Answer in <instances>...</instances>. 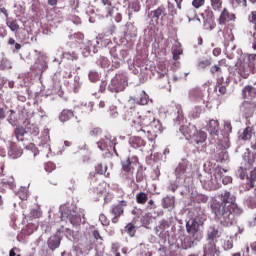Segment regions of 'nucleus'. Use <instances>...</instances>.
Here are the masks:
<instances>
[{
    "label": "nucleus",
    "mask_w": 256,
    "mask_h": 256,
    "mask_svg": "<svg viewBox=\"0 0 256 256\" xmlns=\"http://www.w3.org/2000/svg\"><path fill=\"white\" fill-rule=\"evenodd\" d=\"M128 121L132 123V129L136 133H143V135H145L149 125L155 121V115H153L151 112H148L146 115L141 116L137 110H132L128 112Z\"/></svg>",
    "instance_id": "nucleus-2"
},
{
    "label": "nucleus",
    "mask_w": 256,
    "mask_h": 256,
    "mask_svg": "<svg viewBox=\"0 0 256 256\" xmlns=\"http://www.w3.org/2000/svg\"><path fill=\"white\" fill-rule=\"evenodd\" d=\"M45 169L48 173H51L55 169V164L48 162L45 166Z\"/></svg>",
    "instance_id": "nucleus-50"
},
{
    "label": "nucleus",
    "mask_w": 256,
    "mask_h": 256,
    "mask_svg": "<svg viewBox=\"0 0 256 256\" xmlns=\"http://www.w3.org/2000/svg\"><path fill=\"white\" fill-rule=\"evenodd\" d=\"M48 248L50 251H55V249H59L61 246V237L59 235L51 236L47 241Z\"/></svg>",
    "instance_id": "nucleus-18"
},
{
    "label": "nucleus",
    "mask_w": 256,
    "mask_h": 256,
    "mask_svg": "<svg viewBox=\"0 0 256 256\" xmlns=\"http://www.w3.org/2000/svg\"><path fill=\"white\" fill-rule=\"evenodd\" d=\"M115 21L116 23H121V21H123V16L121 15V13L116 14Z\"/></svg>",
    "instance_id": "nucleus-59"
},
{
    "label": "nucleus",
    "mask_w": 256,
    "mask_h": 256,
    "mask_svg": "<svg viewBox=\"0 0 256 256\" xmlns=\"http://www.w3.org/2000/svg\"><path fill=\"white\" fill-rule=\"evenodd\" d=\"M221 237V232L219 231V228L215 226H210L207 230V241L217 243V239Z\"/></svg>",
    "instance_id": "nucleus-15"
},
{
    "label": "nucleus",
    "mask_w": 256,
    "mask_h": 256,
    "mask_svg": "<svg viewBox=\"0 0 256 256\" xmlns=\"http://www.w3.org/2000/svg\"><path fill=\"white\" fill-rule=\"evenodd\" d=\"M216 91H218L220 95H225L227 93V87H225L223 84H217Z\"/></svg>",
    "instance_id": "nucleus-40"
},
{
    "label": "nucleus",
    "mask_w": 256,
    "mask_h": 256,
    "mask_svg": "<svg viewBox=\"0 0 256 256\" xmlns=\"http://www.w3.org/2000/svg\"><path fill=\"white\" fill-rule=\"evenodd\" d=\"M192 5L193 7H195V9H199L200 7H203V5H205V0H193Z\"/></svg>",
    "instance_id": "nucleus-42"
},
{
    "label": "nucleus",
    "mask_w": 256,
    "mask_h": 256,
    "mask_svg": "<svg viewBox=\"0 0 256 256\" xmlns=\"http://www.w3.org/2000/svg\"><path fill=\"white\" fill-rule=\"evenodd\" d=\"M107 15L106 17H112L113 13H115V6L110 2V5H106Z\"/></svg>",
    "instance_id": "nucleus-37"
},
{
    "label": "nucleus",
    "mask_w": 256,
    "mask_h": 256,
    "mask_svg": "<svg viewBox=\"0 0 256 256\" xmlns=\"http://www.w3.org/2000/svg\"><path fill=\"white\" fill-rule=\"evenodd\" d=\"M220 54H221V48H214L213 49V55L215 57H219Z\"/></svg>",
    "instance_id": "nucleus-60"
},
{
    "label": "nucleus",
    "mask_w": 256,
    "mask_h": 256,
    "mask_svg": "<svg viewBox=\"0 0 256 256\" xmlns=\"http://www.w3.org/2000/svg\"><path fill=\"white\" fill-rule=\"evenodd\" d=\"M125 231L128 235H130V237H135V233H136L135 225H133L132 223H129L126 225Z\"/></svg>",
    "instance_id": "nucleus-32"
},
{
    "label": "nucleus",
    "mask_w": 256,
    "mask_h": 256,
    "mask_svg": "<svg viewBox=\"0 0 256 256\" xmlns=\"http://www.w3.org/2000/svg\"><path fill=\"white\" fill-rule=\"evenodd\" d=\"M224 245L226 249H233V241L231 240L226 241Z\"/></svg>",
    "instance_id": "nucleus-58"
},
{
    "label": "nucleus",
    "mask_w": 256,
    "mask_h": 256,
    "mask_svg": "<svg viewBox=\"0 0 256 256\" xmlns=\"http://www.w3.org/2000/svg\"><path fill=\"white\" fill-rule=\"evenodd\" d=\"M0 13H3V15H5V17H9V13L7 12V9L5 7L0 8Z\"/></svg>",
    "instance_id": "nucleus-64"
},
{
    "label": "nucleus",
    "mask_w": 256,
    "mask_h": 256,
    "mask_svg": "<svg viewBox=\"0 0 256 256\" xmlns=\"http://www.w3.org/2000/svg\"><path fill=\"white\" fill-rule=\"evenodd\" d=\"M30 215H31V217H33V219H39V218H41V215H43V214L39 210L33 209V210H31Z\"/></svg>",
    "instance_id": "nucleus-44"
},
{
    "label": "nucleus",
    "mask_w": 256,
    "mask_h": 256,
    "mask_svg": "<svg viewBox=\"0 0 256 256\" xmlns=\"http://www.w3.org/2000/svg\"><path fill=\"white\" fill-rule=\"evenodd\" d=\"M9 256H21V254H17V247H14L9 251Z\"/></svg>",
    "instance_id": "nucleus-57"
},
{
    "label": "nucleus",
    "mask_w": 256,
    "mask_h": 256,
    "mask_svg": "<svg viewBox=\"0 0 256 256\" xmlns=\"http://www.w3.org/2000/svg\"><path fill=\"white\" fill-rule=\"evenodd\" d=\"M235 19L236 17L233 12H230L227 8H223L218 18V23L219 25H229V23H233Z\"/></svg>",
    "instance_id": "nucleus-9"
},
{
    "label": "nucleus",
    "mask_w": 256,
    "mask_h": 256,
    "mask_svg": "<svg viewBox=\"0 0 256 256\" xmlns=\"http://www.w3.org/2000/svg\"><path fill=\"white\" fill-rule=\"evenodd\" d=\"M206 128L210 135H217V133H219V121L210 120Z\"/></svg>",
    "instance_id": "nucleus-21"
},
{
    "label": "nucleus",
    "mask_w": 256,
    "mask_h": 256,
    "mask_svg": "<svg viewBox=\"0 0 256 256\" xmlns=\"http://www.w3.org/2000/svg\"><path fill=\"white\" fill-rule=\"evenodd\" d=\"M130 143L134 149H138V147H145V140L139 136L132 137Z\"/></svg>",
    "instance_id": "nucleus-27"
},
{
    "label": "nucleus",
    "mask_w": 256,
    "mask_h": 256,
    "mask_svg": "<svg viewBox=\"0 0 256 256\" xmlns=\"http://www.w3.org/2000/svg\"><path fill=\"white\" fill-rule=\"evenodd\" d=\"M146 209H148L149 211H153L154 209H157V205H155V201L153 199H150L148 201Z\"/></svg>",
    "instance_id": "nucleus-45"
},
{
    "label": "nucleus",
    "mask_w": 256,
    "mask_h": 256,
    "mask_svg": "<svg viewBox=\"0 0 256 256\" xmlns=\"http://www.w3.org/2000/svg\"><path fill=\"white\" fill-rule=\"evenodd\" d=\"M163 209H173L175 207V197L166 196L162 200Z\"/></svg>",
    "instance_id": "nucleus-25"
},
{
    "label": "nucleus",
    "mask_w": 256,
    "mask_h": 256,
    "mask_svg": "<svg viewBox=\"0 0 256 256\" xmlns=\"http://www.w3.org/2000/svg\"><path fill=\"white\" fill-rule=\"evenodd\" d=\"M148 17L151 19V21H154V23H159V19H163V17H167V8L165 6H159L156 10L151 11L148 14Z\"/></svg>",
    "instance_id": "nucleus-10"
},
{
    "label": "nucleus",
    "mask_w": 256,
    "mask_h": 256,
    "mask_svg": "<svg viewBox=\"0 0 256 256\" xmlns=\"http://www.w3.org/2000/svg\"><path fill=\"white\" fill-rule=\"evenodd\" d=\"M133 161H137V157H128L126 160L121 161V170L124 171L127 175H133L135 168L133 167Z\"/></svg>",
    "instance_id": "nucleus-11"
},
{
    "label": "nucleus",
    "mask_w": 256,
    "mask_h": 256,
    "mask_svg": "<svg viewBox=\"0 0 256 256\" xmlns=\"http://www.w3.org/2000/svg\"><path fill=\"white\" fill-rule=\"evenodd\" d=\"M251 137H253V128L247 126L241 135V139L242 141H250Z\"/></svg>",
    "instance_id": "nucleus-29"
},
{
    "label": "nucleus",
    "mask_w": 256,
    "mask_h": 256,
    "mask_svg": "<svg viewBox=\"0 0 256 256\" xmlns=\"http://www.w3.org/2000/svg\"><path fill=\"white\" fill-rule=\"evenodd\" d=\"M89 80L92 83H97V81H99V73H97V72H90L89 73Z\"/></svg>",
    "instance_id": "nucleus-39"
},
{
    "label": "nucleus",
    "mask_w": 256,
    "mask_h": 256,
    "mask_svg": "<svg viewBox=\"0 0 256 256\" xmlns=\"http://www.w3.org/2000/svg\"><path fill=\"white\" fill-rule=\"evenodd\" d=\"M248 21L253 25V40H252V48L256 50V11H252L248 16Z\"/></svg>",
    "instance_id": "nucleus-17"
},
{
    "label": "nucleus",
    "mask_w": 256,
    "mask_h": 256,
    "mask_svg": "<svg viewBox=\"0 0 256 256\" xmlns=\"http://www.w3.org/2000/svg\"><path fill=\"white\" fill-rule=\"evenodd\" d=\"M230 3L233 7H247V0H230Z\"/></svg>",
    "instance_id": "nucleus-34"
},
{
    "label": "nucleus",
    "mask_w": 256,
    "mask_h": 256,
    "mask_svg": "<svg viewBox=\"0 0 256 256\" xmlns=\"http://www.w3.org/2000/svg\"><path fill=\"white\" fill-rule=\"evenodd\" d=\"M222 181L225 185H227L228 183H230V181H233V179L229 176H226L222 179Z\"/></svg>",
    "instance_id": "nucleus-63"
},
{
    "label": "nucleus",
    "mask_w": 256,
    "mask_h": 256,
    "mask_svg": "<svg viewBox=\"0 0 256 256\" xmlns=\"http://www.w3.org/2000/svg\"><path fill=\"white\" fill-rule=\"evenodd\" d=\"M247 205H248V207H250V209H255L256 201L255 200H247Z\"/></svg>",
    "instance_id": "nucleus-56"
},
{
    "label": "nucleus",
    "mask_w": 256,
    "mask_h": 256,
    "mask_svg": "<svg viewBox=\"0 0 256 256\" xmlns=\"http://www.w3.org/2000/svg\"><path fill=\"white\" fill-rule=\"evenodd\" d=\"M97 193H100V195H103L105 193V182H102L99 184V186L96 187Z\"/></svg>",
    "instance_id": "nucleus-48"
},
{
    "label": "nucleus",
    "mask_w": 256,
    "mask_h": 256,
    "mask_svg": "<svg viewBox=\"0 0 256 256\" xmlns=\"http://www.w3.org/2000/svg\"><path fill=\"white\" fill-rule=\"evenodd\" d=\"M124 207H127V201L121 200L117 205H114L111 209L112 215V223H119V217L125 213Z\"/></svg>",
    "instance_id": "nucleus-8"
},
{
    "label": "nucleus",
    "mask_w": 256,
    "mask_h": 256,
    "mask_svg": "<svg viewBox=\"0 0 256 256\" xmlns=\"http://www.w3.org/2000/svg\"><path fill=\"white\" fill-rule=\"evenodd\" d=\"M113 145H115L113 141L107 137L100 139V141L97 143L100 151H109V149H112Z\"/></svg>",
    "instance_id": "nucleus-19"
},
{
    "label": "nucleus",
    "mask_w": 256,
    "mask_h": 256,
    "mask_svg": "<svg viewBox=\"0 0 256 256\" xmlns=\"http://www.w3.org/2000/svg\"><path fill=\"white\" fill-rule=\"evenodd\" d=\"M14 134L18 141H24V137L27 135V130L23 126H17L14 130Z\"/></svg>",
    "instance_id": "nucleus-26"
},
{
    "label": "nucleus",
    "mask_w": 256,
    "mask_h": 256,
    "mask_svg": "<svg viewBox=\"0 0 256 256\" xmlns=\"http://www.w3.org/2000/svg\"><path fill=\"white\" fill-rule=\"evenodd\" d=\"M188 129L189 131H193V133H189V137L192 140V143H196V145H199L207 141V133H205L204 131H197V128H195V126H192Z\"/></svg>",
    "instance_id": "nucleus-7"
},
{
    "label": "nucleus",
    "mask_w": 256,
    "mask_h": 256,
    "mask_svg": "<svg viewBox=\"0 0 256 256\" xmlns=\"http://www.w3.org/2000/svg\"><path fill=\"white\" fill-rule=\"evenodd\" d=\"M58 119L61 123H69L72 119H75L74 122L69 123L68 127L70 129H77L79 128L80 121L77 120V117H75V111L72 109H63L58 116Z\"/></svg>",
    "instance_id": "nucleus-5"
},
{
    "label": "nucleus",
    "mask_w": 256,
    "mask_h": 256,
    "mask_svg": "<svg viewBox=\"0 0 256 256\" xmlns=\"http://www.w3.org/2000/svg\"><path fill=\"white\" fill-rule=\"evenodd\" d=\"M134 101H137L139 105H147L149 96L142 90L134 97Z\"/></svg>",
    "instance_id": "nucleus-22"
},
{
    "label": "nucleus",
    "mask_w": 256,
    "mask_h": 256,
    "mask_svg": "<svg viewBox=\"0 0 256 256\" xmlns=\"http://www.w3.org/2000/svg\"><path fill=\"white\" fill-rule=\"evenodd\" d=\"M242 99H247L248 101H253V99H256V88L247 85L242 89Z\"/></svg>",
    "instance_id": "nucleus-14"
},
{
    "label": "nucleus",
    "mask_w": 256,
    "mask_h": 256,
    "mask_svg": "<svg viewBox=\"0 0 256 256\" xmlns=\"http://www.w3.org/2000/svg\"><path fill=\"white\" fill-rule=\"evenodd\" d=\"M188 19H189V21H191V15H193L194 17H197V13L195 12V9H193V8H190V9H188Z\"/></svg>",
    "instance_id": "nucleus-53"
},
{
    "label": "nucleus",
    "mask_w": 256,
    "mask_h": 256,
    "mask_svg": "<svg viewBox=\"0 0 256 256\" xmlns=\"http://www.w3.org/2000/svg\"><path fill=\"white\" fill-rule=\"evenodd\" d=\"M93 237H94V239H96V240H103V237H101V234L99 233V230H94L93 231Z\"/></svg>",
    "instance_id": "nucleus-55"
},
{
    "label": "nucleus",
    "mask_w": 256,
    "mask_h": 256,
    "mask_svg": "<svg viewBox=\"0 0 256 256\" xmlns=\"http://www.w3.org/2000/svg\"><path fill=\"white\" fill-rule=\"evenodd\" d=\"M99 221L102 223L104 227H108L109 219H107V216H105V214H100Z\"/></svg>",
    "instance_id": "nucleus-41"
},
{
    "label": "nucleus",
    "mask_w": 256,
    "mask_h": 256,
    "mask_svg": "<svg viewBox=\"0 0 256 256\" xmlns=\"http://www.w3.org/2000/svg\"><path fill=\"white\" fill-rule=\"evenodd\" d=\"M242 79H249V75L256 73V54H248L247 60L238 64L236 69Z\"/></svg>",
    "instance_id": "nucleus-3"
},
{
    "label": "nucleus",
    "mask_w": 256,
    "mask_h": 256,
    "mask_svg": "<svg viewBox=\"0 0 256 256\" xmlns=\"http://www.w3.org/2000/svg\"><path fill=\"white\" fill-rule=\"evenodd\" d=\"M223 171H227V170H225V169H223V168H219L218 170H216V172L214 173V177L217 179V178H219V177H221V175H223Z\"/></svg>",
    "instance_id": "nucleus-52"
},
{
    "label": "nucleus",
    "mask_w": 256,
    "mask_h": 256,
    "mask_svg": "<svg viewBox=\"0 0 256 256\" xmlns=\"http://www.w3.org/2000/svg\"><path fill=\"white\" fill-rule=\"evenodd\" d=\"M251 250L253 251V254L250 256H256V242H253L251 245Z\"/></svg>",
    "instance_id": "nucleus-61"
},
{
    "label": "nucleus",
    "mask_w": 256,
    "mask_h": 256,
    "mask_svg": "<svg viewBox=\"0 0 256 256\" xmlns=\"http://www.w3.org/2000/svg\"><path fill=\"white\" fill-rule=\"evenodd\" d=\"M220 253L219 248H217V242L208 241L204 246L203 256H219Z\"/></svg>",
    "instance_id": "nucleus-13"
},
{
    "label": "nucleus",
    "mask_w": 256,
    "mask_h": 256,
    "mask_svg": "<svg viewBox=\"0 0 256 256\" xmlns=\"http://www.w3.org/2000/svg\"><path fill=\"white\" fill-rule=\"evenodd\" d=\"M211 65V60L204 59L198 62V68L199 69H206V67H209Z\"/></svg>",
    "instance_id": "nucleus-36"
},
{
    "label": "nucleus",
    "mask_w": 256,
    "mask_h": 256,
    "mask_svg": "<svg viewBox=\"0 0 256 256\" xmlns=\"http://www.w3.org/2000/svg\"><path fill=\"white\" fill-rule=\"evenodd\" d=\"M219 200L214 199L210 204L211 211L223 227H231L237 223V217H240L243 210L237 205V197L229 191L220 194Z\"/></svg>",
    "instance_id": "nucleus-1"
},
{
    "label": "nucleus",
    "mask_w": 256,
    "mask_h": 256,
    "mask_svg": "<svg viewBox=\"0 0 256 256\" xmlns=\"http://www.w3.org/2000/svg\"><path fill=\"white\" fill-rule=\"evenodd\" d=\"M213 11H221L223 9V0H210Z\"/></svg>",
    "instance_id": "nucleus-31"
},
{
    "label": "nucleus",
    "mask_w": 256,
    "mask_h": 256,
    "mask_svg": "<svg viewBox=\"0 0 256 256\" xmlns=\"http://www.w3.org/2000/svg\"><path fill=\"white\" fill-rule=\"evenodd\" d=\"M158 131H161V123L154 117V121L146 128V133H157Z\"/></svg>",
    "instance_id": "nucleus-23"
},
{
    "label": "nucleus",
    "mask_w": 256,
    "mask_h": 256,
    "mask_svg": "<svg viewBox=\"0 0 256 256\" xmlns=\"http://www.w3.org/2000/svg\"><path fill=\"white\" fill-rule=\"evenodd\" d=\"M224 129L225 131H227V133H231L233 131V126L231 125V122H225Z\"/></svg>",
    "instance_id": "nucleus-49"
},
{
    "label": "nucleus",
    "mask_w": 256,
    "mask_h": 256,
    "mask_svg": "<svg viewBox=\"0 0 256 256\" xmlns=\"http://www.w3.org/2000/svg\"><path fill=\"white\" fill-rule=\"evenodd\" d=\"M186 172H187V164L179 163V165L175 169L176 176L181 177L182 175H185Z\"/></svg>",
    "instance_id": "nucleus-30"
},
{
    "label": "nucleus",
    "mask_w": 256,
    "mask_h": 256,
    "mask_svg": "<svg viewBox=\"0 0 256 256\" xmlns=\"http://www.w3.org/2000/svg\"><path fill=\"white\" fill-rule=\"evenodd\" d=\"M7 117V111L5 108L0 107V121H3Z\"/></svg>",
    "instance_id": "nucleus-51"
},
{
    "label": "nucleus",
    "mask_w": 256,
    "mask_h": 256,
    "mask_svg": "<svg viewBox=\"0 0 256 256\" xmlns=\"http://www.w3.org/2000/svg\"><path fill=\"white\" fill-rule=\"evenodd\" d=\"M107 165H104L103 163H98L95 166V173H90V178L95 179V174L96 175H104L105 177H110V173L107 172Z\"/></svg>",
    "instance_id": "nucleus-16"
},
{
    "label": "nucleus",
    "mask_w": 256,
    "mask_h": 256,
    "mask_svg": "<svg viewBox=\"0 0 256 256\" xmlns=\"http://www.w3.org/2000/svg\"><path fill=\"white\" fill-rule=\"evenodd\" d=\"M68 219H69V221H70V223H71L72 225H77V223H79V221H80V218L77 217V215H75V216L69 215V216H68Z\"/></svg>",
    "instance_id": "nucleus-46"
},
{
    "label": "nucleus",
    "mask_w": 256,
    "mask_h": 256,
    "mask_svg": "<svg viewBox=\"0 0 256 256\" xmlns=\"http://www.w3.org/2000/svg\"><path fill=\"white\" fill-rule=\"evenodd\" d=\"M201 113H202L201 107H196L192 112L193 119H199V117H201Z\"/></svg>",
    "instance_id": "nucleus-43"
},
{
    "label": "nucleus",
    "mask_w": 256,
    "mask_h": 256,
    "mask_svg": "<svg viewBox=\"0 0 256 256\" xmlns=\"http://www.w3.org/2000/svg\"><path fill=\"white\" fill-rule=\"evenodd\" d=\"M161 229H169V222L167 220H162L160 224Z\"/></svg>",
    "instance_id": "nucleus-54"
},
{
    "label": "nucleus",
    "mask_w": 256,
    "mask_h": 256,
    "mask_svg": "<svg viewBox=\"0 0 256 256\" xmlns=\"http://www.w3.org/2000/svg\"><path fill=\"white\" fill-rule=\"evenodd\" d=\"M210 73H212V75H215V73H221V66L215 64L210 68Z\"/></svg>",
    "instance_id": "nucleus-47"
},
{
    "label": "nucleus",
    "mask_w": 256,
    "mask_h": 256,
    "mask_svg": "<svg viewBox=\"0 0 256 256\" xmlns=\"http://www.w3.org/2000/svg\"><path fill=\"white\" fill-rule=\"evenodd\" d=\"M200 227L201 223L196 218H192L186 222V231L194 241H201L203 239Z\"/></svg>",
    "instance_id": "nucleus-4"
},
{
    "label": "nucleus",
    "mask_w": 256,
    "mask_h": 256,
    "mask_svg": "<svg viewBox=\"0 0 256 256\" xmlns=\"http://www.w3.org/2000/svg\"><path fill=\"white\" fill-rule=\"evenodd\" d=\"M125 87H127V77L125 74H116L111 80L108 89H110L112 93H120V91L125 90Z\"/></svg>",
    "instance_id": "nucleus-6"
},
{
    "label": "nucleus",
    "mask_w": 256,
    "mask_h": 256,
    "mask_svg": "<svg viewBox=\"0 0 256 256\" xmlns=\"http://www.w3.org/2000/svg\"><path fill=\"white\" fill-rule=\"evenodd\" d=\"M23 155V148L17 145V143L12 142L8 148V156L10 159H19Z\"/></svg>",
    "instance_id": "nucleus-12"
},
{
    "label": "nucleus",
    "mask_w": 256,
    "mask_h": 256,
    "mask_svg": "<svg viewBox=\"0 0 256 256\" xmlns=\"http://www.w3.org/2000/svg\"><path fill=\"white\" fill-rule=\"evenodd\" d=\"M25 128L26 134L33 135V137H37V135H39V126H37V124H31L28 122Z\"/></svg>",
    "instance_id": "nucleus-24"
},
{
    "label": "nucleus",
    "mask_w": 256,
    "mask_h": 256,
    "mask_svg": "<svg viewBox=\"0 0 256 256\" xmlns=\"http://www.w3.org/2000/svg\"><path fill=\"white\" fill-rule=\"evenodd\" d=\"M208 200L209 198L203 194H198L195 198L197 203H207Z\"/></svg>",
    "instance_id": "nucleus-38"
},
{
    "label": "nucleus",
    "mask_w": 256,
    "mask_h": 256,
    "mask_svg": "<svg viewBox=\"0 0 256 256\" xmlns=\"http://www.w3.org/2000/svg\"><path fill=\"white\" fill-rule=\"evenodd\" d=\"M7 27L11 29L12 31H19V24L17 23V20H11L6 23Z\"/></svg>",
    "instance_id": "nucleus-33"
},
{
    "label": "nucleus",
    "mask_w": 256,
    "mask_h": 256,
    "mask_svg": "<svg viewBox=\"0 0 256 256\" xmlns=\"http://www.w3.org/2000/svg\"><path fill=\"white\" fill-rule=\"evenodd\" d=\"M101 133V129L99 128H94L91 132L90 135H99Z\"/></svg>",
    "instance_id": "nucleus-62"
},
{
    "label": "nucleus",
    "mask_w": 256,
    "mask_h": 256,
    "mask_svg": "<svg viewBox=\"0 0 256 256\" xmlns=\"http://www.w3.org/2000/svg\"><path fill=\"white\" fill-rule=\"evenodd\" d=\"M155 73L158 75V79H163L169 73V69H167V65L165 62H159L155 67Z\"/></svg>",
    "instance_id": "nucleus-20"
},
{
    "label": "nucleus",
    "mask_w": 256,
    "mask_h": 256,
    "mask_svg": "<svg viewBox=\"0 0 256 256\" xmlns=\"http://www.w3.org/2000/svg\"><path fill=\"white\" fill-rule=\"evenodd\" d=\"M99 64L101 65V67H103L104 69H107V67H109V65H111V62L109 61L108 58L101 56L99 58Z\"/></svg>",
    "instance_id": "nucleus-35"
},
{
    "label": "nucleus",
    "mask_w": 256,
    "mask_h": 256,
    "mask_svg": "<svg viewBox=\"0 0 256 256\" xmlns=\"http://www.w3.org/2000/svg\"><path fill=\"white\" fill-rule=\"evenodd\" d=\"M149 201V196L146 192H139L136 194V203L138 205H145Z\"/></svg>",
    "instance_id": "nucleus-28"
}]
</instances>
